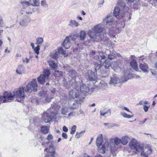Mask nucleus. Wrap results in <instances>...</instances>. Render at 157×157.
<instances>
[{"instance_id":"f257e3e1","label":"nucleus","mask_w":157,"mask_h":157,"mask_svg":"<svg viewBox=\"0 0 157 157\" xmlns=\"http://www.w3.org/2000/svg\"><path fill=\"white\" fill-rule=\"evenodd\" d=\"M118 6L115 7L113 14L116 17L118 21L115 20L114 18L110 14L107 15L106 17L104 19L102 23L105 24L107 26H111L113 28L112 30H109V35L115 33V28H117V25L118 24V27L124 28V17L125 14L127 13L129 16L128 20L131 18V14L129 13V8L126 6L124 0H118L117 2Z\"/></svg>"},{"instance_id":"f03ea898","label":"nucleus","mask_w":157,"mask_h":157,"mask_svg":"<svg viewBox=\"0 0 157 157\" xmlns=\"http://www.w3.org/2000/svg\"><path fill=\"white\" fill-rule=\"evenodd\" d=\"M128 137L127 136H123L121 140L117 137L111 139L108 141L107 140H105V142L103 143L102 146V153H105V150H107L110 146L111 152L113 156H115L116 152L118 148V145L121 143L123 145L126 144L128 142Z\"/></svg>"},{"instance_id":"7ed1b4c3","label":"nucleus","mask_w":157,"mask_h":157,"mask_svg":"<svg viewBox=\"0 0 157 157\" xmlns=\"http://www.w3.org/2000/svg\"><path fill=\"white\" fill-rule=\"evenodd\" d=\"M24 91V88L20 87L18 89H15L13 92V94L10 92L5 91L4 92V96L6 97V100L8 102H10L13 100L14 98L23 99L25 97Z\"/></svg>"},{"instance_id":"20e7f679","label":"nucleus","mask_w":157,"mask_h":157,"mask_svg":"<svg viewBox=\"0 0 157 157\" xmlns=\"http://www.w3.org/2000/svg\"><path fill=\"white\" fill-rule=\"evenodd\" d=\"M144 145L143 144L138 143L134 150L137 152H141L140 155L144 157H148V154L152 152V150L150 148H145L144 149Z\"/></svg>"},{"instance_id":"39448f33","label":"nucleus","mask_w":157,"mask_h":157,"mask_svg":"<svg viewBox=\"0 0 157 157\" xmlns=\"http://www.w3.org/2000/svg\"><path fill=\"white\" fill-rule=\"evenodd\" d=\"M93 30L98 35V37L101 39L103 38L106 36V34L104 33L105 30L102 25L99 24L95 25L93 29Z\"/></svg>"},{"instance_id":"423d86ee","label":"nucleus","mask_w":157,"mask_h":157,"mask_svg":"<svg viewBox=\"0 0 157 157\" xmlns=\"http://www.w3.org/2000/svg\"><path fill=\"white\" fill-rule=\"evenodd\" d=\"M74 84L75 85V86L73 85H72L74 89L70 91L69 93L70 97L73 99L75 98H77L78 97H81L79 94V91L77 89V88H78V85L77 84V82L75 81L74 82Z\"/></svg>"},{"instance_id":"0eeeda50","label":"nucleus","mask_w":157,"mask_h":157,"mask_svg":"<svg viewBox=\"0 0 157 157\" xmlns=\"http://www.w3.org/2000/svg\"><path fill=\"white\" fill-rule=\"evenodd\" d=\"M50 74V71L48 69H44L43 74L40 75L37 78L38 82L41 84H43L46 80L48 79Z\"/></svg>"},{"instance_id":"6e6552de","label":"nucleus","mask_w":157,"mask_h":157,"mask_svg":"<svg viewBox=\"0 0 157 157\" xmlns=\"http://www.w3.org/2000/svg\"><path fill=\"white\" fill-rule=\"evenodd\" d=\"M56 119V113L54 112L52 113H44L42 117V119L46 123H48L52 120H55Z\"/></svg>"},{"instance_id":"1a4fd4ad","label":"nucleus","mask_w":157,"mask_h":157,"mask_svg":"<svg viewBox=\"0 0 157 157\" xmlns=\"http://www.w3.org/2000/svg\"><path fill=\"white\" fill-rule=\"evenodd\" d=\"M37 87L36 80L33 79L27 85L25 90L30 93L35 92L37 91Z\"/></svg>"},{"instance_id":"9d476101","label":"nucleus","mask_w":157,"mask_h":157,"mask_svg":"<svg viewBox=\"0 0 157 157\" xmlns=\"http://www.w3.org/2000/svg\"><path fill=\"white\" fill-rule=\"evenodd\" d=\"M84 99V97H78L75 100L70 101L69 104L70 107L73 109H76L78 107V104H81L83 102Z\"/></svg>"},{"instance_id":"9b49d317","label":"nucleus","mask_w":157,"mask_h":157,"mask_svg":"<svg viewBox=\"0 0 157 157\" xmlns=\"http://www.w3.org/2000/svg\"><path fill=\"white\" fill-rule=\"evenodd\" d=\"M31 21L30 17L27 15H25L21 19L19 22L20 25L22 27L25 28L28 26Z\"/></svg>"},{"instance_id":"f8f14e48","label":"nucleus","mask_w":157,"mask_h":157,"mask_svg":"<svg viewBox=\"0 0 157 157\" xmlns=\"http://www.w3.org/2000/svg\"><path fill=\"white\" fill-rule=\"evenodd\" d=\"M53 146L54 145L52 144H51L49 146V149L47 148L44 150V151L46 152H47V151L48 150V152L45 157H54L55 151H54L53 149Z\"/></svg>"},{"instance_id":"ddd939ff","label":"nucleus","mask_w":157,"mask_h":157,"mask_svg":"<svg viewBox=\"0 0 157 157\" xmlns=\"http://www.w3.org/2000/svg\"><path fill=\"white\" fill-rule=\"evenodd\" d=\"M128 4H130L131 8H135L140 4V0H127Z\"/></svg>"},{"instance_id":"4468645a","label":"nucleus","mask_w":157,"mask_h":157,"mask_svg":"<svg viewBox=\"0 0 157 157\" xmlns=\"http://www.w3.org/2000/svg\"><path fill=\"white\" fill-rule=\"evenodd\" d=\"M120 82V80L119 78L115 75H113L111 77L109 83L111 85H114L118 84Z\"/></svg>"},{"instance_id":"2eb2a0df","label":"nucleus","mask_w":157,"mask_h":157,"mask_svg":"<svg viewBox=\"0 0 157 157\" xmlns=\"http://www.w3.org/2000/svg\"><path fill=\"white\" fill-rule=\"evenodd\" d=\"M63 46L66 49H68L71 46V44L70 42L68 36H67L64 40L63 43Z\"/></svg>"},{"instance_id":"dca6fc26","label":"nucleus","mask_w":157,"mask_h":157,"mask_svg":"<svg viewBox=\"0 0 157 157\" xmlns=\"http://www.w3.org/2000/svg\"><path fill=\"white\" fill-rule=\"evenodd\" d=\"M89 90V88L86 85L84 84H82L80 85V90L82 93L85 94L88 92Z\"/></svg>"},{"instance_id":"f3484780","label":"nucleus","mask_w":157,"mask_h":157,"mask_svg":"<svg viewBox=\"0 0 157 157\" xmlns=\"http://www.w3.org/2000/svg\"><path fill=\"white\" fill-rule=\"evenodd\" d=\"M100 114L101 115L105 116L106 114H108V116H110L111 114V110L110 109L107 110L105 109H104L100 111Z\"/></svg>"},{"instance_id":"a211bd4d","label":"nucleus","mask_w":157,"mask_h":157,"mask_svg":"<svg viewBox=\"0 0 157 157\" xmlns=\"http://www.w3.org/2000/svg\"><path fill=\"white\" fill-rule=\"evenodd\" d=\"M139 67L144 72H148V67L147 63H140V64Z\"/></svg>"},{"instance_id":"6ab92c4d","label":"nucleus","mask_w":157,"mask_h":157,"mask_svg":"<svg viewBox=\"0 0 157 157\" xmlns=\"http://www.w3.org/2000/svg\"><path fill=\"white\" fill-rule=\"evenodd\" d=\"M25 68L23 66L20 64L17 67L16 72L17 74L19 75H21L23 73H24Z\"/></svg>"},{"instance_id":"aec40b11","label":"nucleus","mask_w":157,"mask_h":157,"mask_svg":"<svg viewBox=\"0 0 157 157\" xmlns=\"http://www.w3.org/2000/svg\"><path fill=\"white\" fill-rule=\"evenodd\" d=\"M138 143L137 140L133 139L130 141L129 146L131 149H134Z\"/></svg>"},{"instance_id":"412c9836","label":"nucleus","mask_w":157,"mask_h":157,"mask_svg":"<svg viewBox=\"0 0 157 157\" xmlns=\"http://www.w3.org/2000/svg\"><path fill=\"white\" fill-rule=\"evenodd\" d=\"M103 136L102 134H99L98 136L96 141V145L98 147H100L102 142Z\"/></svg>"},{"instance_id":"4be33fe9","label":"nucleus","mask_w":157,"mask_h":157,"mask_svg":"<svg viewBox=\"0 0 157 157\" xmlns=\"http://www.w3.org/2000/svg\"><path fill=\"white\" fill-rule=\"evenodd\" d=\"M89 74V78L90 81H94L96 78V76L94 72L91 71H88Z\"/></svg>"},{"instance_id":"5701e85b","label":"nucleus","mask_w":157,"mask_h":157,"mask_svg":"<svg viewBox=\"0 0 157 157\" xmlns=\"http://www.w3.org/2000/svg\"><path fill=\"white\" fill-rule=\"evenodd\" d=\"M49 65L51 69L53 70H55L58 66L57 63L55 62L54 60H50L48 61Z\"/></svg>"},{"instance_id":"b1692460","label":"nucleus","mask_w":157,"mask_h":157,"mask_svg":"<svg viewBox=\"0 0 157 157\" xmlns=\"http://www.w3.org/2000/svg\"><path fill=\"white\" fill-rule=\"evenodd\" d=\"M94 65L95 71H97L98 70L103 67L104 63L101 61L98 63H95Z\"/></svg>"},{"instance_id":"393cba45","label":"nucleus","mask_w":157,"mask_h":157,"mask_svg":"<svg viewBox=\"0 0 157 157\" xmlns=\"http://www.w3.org/2000/svg\"><path fill=\"white\" fill-rule=\"evenodd\" d=\"M132 69L136 71H137L138 68L137 66V64L136 61L134 59L132 60L130 63Z\"/></svg>"},{"instance_id":"a878e982","label":"nucleus","mask_w":157,"mask_h":157,"mask_svg":"<svg viewBox=\"0 0 157 157\" xmlns=\"http://www.w3.org/2000/svg\"><path fill=\"white\" fill-rule=\"evenodd\" d=\"M49 128V126H42L41 128V132L44 134H46L48 132Z\"/></svg>"},{"instance_id":"bb28decb","label":"nucleus","mask_w":157,"mask_h":157,"mask_svg":"<svg viewBox=\"0 0 157 157\" xmlns=\"http://www.w3.org/2000/svg\"><path fill=\"white\" fill-rule=\"evenodd\" d=\"M88 34L90 37L93 39H96L97 38V36H98L96 33L92 32L90 30L88 32Z\"/></svg>"},{"instance_id":"cd10ccee","label":"nucleus","mask_w":157,"mask_h":157,"mask_svg":"<svg viewBox=\"0 0 157 157\" xmlns=\"http://www.w3.org/2000/svg\"><path fill=\"white\" fill-rule=\"evenodd\" d=\"M39 95L40 97L41 98H44V99L45 100L46 98H47L48 97L49 98V96L48 97L47 96V98H46V95H47V91L43 90L40 91L39 93Z\"/></svg>"},{"instance_id":"c85d7f7f","label":"nucleus","mask_w":157,"mask_h":157,"mask_svg":"<svg viewBox=\"0 0 157 157\" xmlns=\"http://www.w3.org/2000/svg\"><path fill=\"white\" fill-rule=\"evenodd\" d=\"M69 26H75V27H77L79 26V24L75 20H70L69 22Z\"/></svg>"},{"instance_id":"c756f323","label":"nucleus","mask_w":157,"mask_h":157,"mask_svg":"<svg viewBox=\"0 0 157 157\" xmlns=\"http://www.w3.org/2000/svg\"><path fill=\"white\" fill-rule=\"evenodd\" d=\"M55 91L56 90L55 89H53L52 90H51L50 94V97H49V98H48V97L47 98H46L45 101L47 102H50L51 101V99L53 98L54 97L53 94L55 92Z\"/></svg>"},{"instance_id":"7c9ffc66","label":"nucleus","mask_w":157,"mask_h":157,"mask_svg":"<svg viewBox=\"0 0 157 157\" xmlns=\"http://www.w3.org/2000/svg\"><path fill=\"white\" fill-rule=\"evenodd\" d=\"M20 3L24 8H26L30 5L29 1H28L25 0L21 1Z\"/></svg>"},{"instance_id":"2f4dec72","label":"nucleus","mask_w":157,"mask_h":157,"mask_svg":"<svg viewBox=\"0 0 157 157\" xmlns=\"http://www.w3.org/2000/svg\"><path fill=\"white\" fill-rule=\"evenodd\" d=\"M36 44L39 45L40 46L41 45L44 41V39L42 37H39L37 38L36 39Z\"/></svg>"},{"instance_id":"473e14b6","label":"nucleus","mask_w":157,"mask_h":157,"mask_svg":"<svg viewBox=\"0 0 157 157\" xmlns=\"http://www.w3.org/2000/svg\"><path fill=\"white\" fill-rule=\"evenodd\" d=\"M111 64L110 62L108 60L106 59L105 60V61L104 63L103 66H104V67L105 69H108L109 68V67H111Z\"/></svg>"},{"instance_id":"72a5a7b5","label":"nucleus","mask_w":157,"mask_h":157,"mask_svg":"<svg viewBox=\"0 0 157 157\" xmlns=\"http://www.w3.org/2000/svg\"><path fill=\"white\" fill-rule=\"evenodd\" d=\"M86 33L84 31H82L80 32V34L79 37L80 39L81 40H84L85 37L86 36Z\"/></svg>"},{"instance_id":"f704fd0d","label":"nucleus","mask_w":157,"mask_h":157,"mask_svg":"<svg viewBox=\"0 0 157 157\" xmlns=\"http://www.w3.org/2000/svg\"><path fill=\"white\" fill-rule=\"evenodd\" d=\"M58 52L56 51L54 52L51 53L50 56L53 59H56L58 58Z\"/></svg>"},{"instance_id":"c9c22d12","label":"nucleus","mask_w":157,"mask_h":157,"mask_svg":"<svg viewBox=\"0 0 157 157\" xmlns=\"http://www.w3.org/2000/svg\"><path fill=\"white\" fill-rule=\"evenodd\" d=\"M122 117L125 118H130L133 117V115H128L124 112H121L120 113Z\"/></svg>"},{"instance_id":"e433bc0d","label":"nucleus","mask_w":157,"mask_h":157,"mask_svg":"<svg viewBox=\"0 0 157 157\" xmlns=\"http://www.w3.org/2000/svg\"><path fill=\"white\" fill-rule=\"evenodd\" d=\"M68 109L67 107L63 108L61 110V113L63 115H66V113L68 112Z\"/></svg>"},{"instance_id":"4c0bfd02","label":"nucleus","mask_w":157,"mask_h":157,"mask_svg":"<svg viewBox=\"0 0 157 157\" xmlns=\"http://www.w3.org/2000/svg\"><path fill=\"white\" fill-rule=\"evenodd\" d=\"M30 5L33 6H37L39 4L36 0H30L29 1Z\"/></svg>"},{"instance_id":"58836bf2","label":"nucleus","mask_w":157,"mask_h":157,"mask_svg":"<svg viewBox=\"0 0 157 157\" xmlns=\"http://www.w3.org/2000/svg\"><path fill=\"white\" fill-rule=\"evenodd\" d=\"M115 52H113L112 53H110V54L108 55V58L110 60H112L114 59L116 57Z\"/></svg>"},{"instance_id":"ea45409f","label":"nucleus","mask_w":157,"mask_h":157,"mask_svg":"<svg viewBox=\"0 0 157 157\" xmlns=\"http://www.w3.org/2000/svg\"><path fill=\"white\" fill-rule=\"evenodd\" d=\"M99 54L101 59H105L107 56V55L103 52H99Z\"/></svg>"},{"instance_id":"a19ab883","label":"nucleus","mask_w":157,"mask_h":157,"mask_svg":"<svg viewBox=\"0 0 157 157\" xmlns=\"http://www.w3.org/2000/svg\"><path fill=\"white\" fill-rule=\"evenodd\" d=\"M69 75L71 77H74L76 76V71L74 70H70L69 71Z\"/></svg>"},{"instance_id":"79ce46f5","label":"nucleus","mask_w":157,"mask_h":157,"mask_svg":"<svg viewBox=\"0 0 157 157\" xmlns=\"http://www.w3.org/2000/svg\"><path fill=\"white\" fill-rule=\"evenodd\" d=\"M129 79V78L128 76L124 75V77H121V80L123 82H126L128 79Z\"/></svg>"},{"instance_id":"37998d69","label":"nucleus","mask_w":157,"mask_h":157,"mask_svg":"<svg viewBox=\"0 0 157 157\" xmlns=\"http://www.w3.org/2000/svg\"><path fill=\"white\" fill-rule=\"evenodd\" d=\"M40 46L39 45H37L36 47H35L34 49L35 52L37 55H38L39 53V51L40 49Z\"/></svg>"},{"instance_id":"c03bdc74","label":"nucleus","mask_w":157,"mask_h":157,"mask_svg":"<svg viewBox=\"0 0 157 157\" xmlns=\"http://www.w3.org/2000/svg\"><path fill=\"white\" fill-rule=\"evenodd\" d=\"M76 125H73L71 129V131L70 132V133L71 134L73 135L74 134L76 130Z\"/></svg>"},{"instance_id":"a18cd8bd","label":"nucleus","mask_w":157,"mask_h":157,"mask_svg":"<svg viewBox=\"0 0 157 157\" xmlns=\"http://www.w3.org/2000/svg\"><path fill=\"white\" fill-rule=\"evenodd\" d=\"M46 139L50 141L53 139V136L52 134H49L48 136Z\"/></svg>"},{"instance_id":"49530a36","label":"nucleus","mask_w":157,"mask_h":157,"mask_svg":"<svg viewBox=\"0 0 157 157\" xmlns=\"http://www.w3.org/2000/svg\"><path fill=\"white\" fill-rule=\"evenodd\" d=\"M71 115L74 116H77L78 115V112H77L76 113L72 112L68 114L69 116H70Z\"/></svg>"},{"instance_id":"de8ad7c7","label":"nucleus","mask_w":157,"mask_h":157,"mask_svg":"<svg viewBox=\"0 0 157 157\" xmlns=\"http://www.w3.org/2000/svg\"><path fill=\"white\" fill-rule=\"evenodd\" d=\"M121 108L122 109L125 110L131 113H132V112L131 111H129V109L126 107L122 106L121 107Z\"/></svg>"},{"instance_id":"09e8293b","label":"nucleus","mask_w":157,"mask_h":157,"mask_svg":"<svg viewBox=\"0 0 157 157\" xmlns=\"http://www.w3.org/2000/svg\"><path fill=\"white\" fill-rule=\"evenodd\" d=\"M149 105L147 106L145 105H143V109L144 111L145 112H147L148 111V108H149Z\"/></svg>"},{"instance_id":"8fccbe9b","label":"nucleus","mask_w":157,"mask_h":157,"mask_svg":"<svg viewBox=\"0 0 157 157\" xmlns=\"http://www.w3.org/2000/svg\"><path fill=\"white\" fill-rule=\"evenodd\" d=\"M41 5L44 7L47 6L46 2L45 0H42L41 2Z\"/></svg>"},{"instance_id":"3c124183","label":"nucleus","mask_w":157,"mask_h":157,"mask_svg":"<svg viewBox=\"0 0 157 157\" xmlns=\"http://www.w3.org/2000/svg\"><path fill=\"white\" fill-rule=\"evenodd\" d=\"M29 59L27 58H26L25 59H23V63H28L29 61Z\"/></svg>"},{"instance_id":"603ef678","label":"nucleus","mask_w":157,"mask_h":157,"mask_svg":"<svg viewBox=\"0 0 157 157\" xmlns=\"http://www.w3.org/2000/svg\"><path fill=\"white\" fill-rule=\"evenodd\" d=\"M33 12H39V8H34L33 9Z\"/></svg>"},{"instance_id":"864d4df0","label":"nucleus","mask_w":157,"mask_h":157,"mask_svg":"<svg viewBox=\"0 0 157 157\" xmlns=\"http://www.w3.org/2000/svg\"><path fill=\"white\" fill-rule=\"evenodd\" d=\"M63 130L65 132H67L68 130L67 128L65 126H64L63 127Z\"/></svg>"},{"instance_id":"5fc2aeb1","label":"nucleus","mask_w":157,"mask_h":157,"mask_svg":"<svg viewBox=\"0 0 157 157\" xmlns=\"http://www.w3.org/2000/svg\"><path fill=\"white\" fill-rule=\"evenodd\" d=\"M62 136L64 137L65 139H67V136L66 133L63 132L62 134Z\"/></svg>"},{"instance_id":"6e6d98bb","label":"nucleus","mask_w":157,"mask_h":157,"mask_svg":"<svg viewBox=\"0 0 157 157\" xmlns=\"http://www.w3.org/2000/svg\"><path fill=\"white\" fill-rule=\"evenodd\" d=\"M85 132V131H82L79 132V133H78V132H77L76 133V135H77V134L79 135V137H78V138H79L80 137V135H81L83 134V133Z\"/></svg>"},{"instance_id":"4d7b16f0","label":"nucleus","mask_w":157,"mask_h":157,"mask_svg":"<svg viewBox=\"0 0 157 157\" xmlns=\"http://www.w3.org/2000/svg\"><path fill=\"white\" fill-rule=\"evenodd\" d=\"M139 105H144V101H140L139 103H138Z\"/></svg>"},{"instance_id":"13d9d810","label":"nucleus","mask_w":157,"mask_h":157,"mask_svg":"<svg viewBox=\"0 0 157 157\" xmlns=\"http://www.w3.org/2000/svg\"><path fill=\"white\" fill-rule=\"evenodd\" d=\"M55 72H57L58 73H59V74L60 75H62L63 74V72H62V71H56V70H55Z\"/></svg>"},{"instance_id":"bf43d9fd","label":"nucleus","mask_w":157,"mask_h":157,"mask_svg":"<svg viewBox=\"0 0 157 157\" xmlns=\"http://www.w3.org/2000/svg\"><path fill=\"white\" fill-rule=\"evenodd\" d=\"M77 18L79 20H80L82 21V18L81 17L77 16Z\"/></svg>"},{"instance_id":"052dcab7","label":"nucleus","mask_w":157,"mask_h":157,"mask_svg":"<svg viewBox=\"0 0 157 157\" xmlns=\"http://www.w3.org/2000/svg\"><path fill=\"white\" fill-rule=\"evenodd\" d=\"M144 121H140L139 122V124H144Z\"/></svg>"},{"instance_id":"680f3d73","label":"nucleus","mask_w":157,"mask_h":157,"mask_svg":"<svg viewBox=\"0 0 157 157\" xmlns=\"http://www.w3.org/2000/svg\"><path fill=\"white\" fill-rule=\"evenodd\" d=\"M148 102L147 101H144V105H147Z\"/></svg>"},{"instance_id":"e2e57ef3","label":"nucleus","mask_w":157,"mask_h":157,"mask_svg":"<svg viewBox=\"0 0 157 157\" xmlns=\"http://www.w3.org/2000/svg\"><path fill=\"white\" fill-rule=\"evenodd\" d=\"M25 13L28 14H31L32 13V12H31L26 11Z\"/></svg>"},{"instance_id":"0e129e2a","label":"nucleus","mask_w":157,"mask_h":157,"mask_svg":"<svg viewBox=\"0 0 157 157\" xmlns=\"http://www.w3.org/2000/svg\"><path fill=\"white\" fill-rule=\"evenodd\" d=\"M3 44L2 41L0 39V47H1Z\"/></svg>"},{"instance_id":"69168bd1","label":"nucleus","mask_w":157,"mask_h":157,"mask_svg":"<svg viewBox=\"0 0 157 157\" xmlns=\"http://www.w3.org/2000/svg\"><path fill=\"white\" fill-rule=\"evenodd\" d=\"M81 13L83 15H85L86 14V13L83 11H82Z\"/></svg>"},{"instance_id":"338daca9","label":"nucleus","mask_w":157,"mask_h":157,"mask_svg":"<svg viewBox=\"0 0 157 157\" xmlns=\"http://www.w3.org/2000/svg\"><path fill=\"white\" fill-rule=\"evenodd\" d=\"M31 46L33 48H34V45L33 43H31Z\"/></svg>"},{"instance_id":"774afa93","label":"nucleus","mask_w":157,"mask_h":157,"mask_svg":"<svg viewBox=\"0 0 157 157\" xmlns=\"http://www.w3.org/2000/svg\"><path fill=\"white\" fill-rule=\"evenodd\" d=\"M94 157H103L102 156L100 155H97L95 156Z\"/></svg>"}]
</instances>
